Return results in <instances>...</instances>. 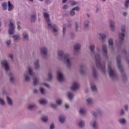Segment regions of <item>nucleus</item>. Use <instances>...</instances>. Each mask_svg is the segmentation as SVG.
<instances>
[{"label": "nucleus", "instance_id": "aec40b11", "mask_svg": "<svg viewBox=\"0 0 129 129\" xmlns=\"http://www.w3.org/2000/svg\"><path fill=\"white\" fill-rule=\"evenodd\" d=\"M43 17L44 18V19L45 20L46 22L47 23V25L49 23H51L50 22V17L49 16V14L48 13H44L43 14Z\"/></svg>", "mask_w": 129, "mask_h": 129}, {"label": "nucleus", "instance_id": "58836bf2", "mask_svg": "<svg viewBox=\"0 0 129 129\" xmlns=\"http://www.w3.org/2000/svg\"><path fill=\"white\" fill-rule=\"evenodd\" d=\"M39 91L42 95H45L46 94V91H45V89L43 87L39 88Z\"/></svg>", "mask_w": 129, "mask_h": 129}, {"label": "nucleus", "instance_id": "c85d7f7f", "mask_svg": "<svg viewBox=\"0 0 129 129\" xmlns=\"http://www.w3.org/2000/svg\"><path fill=\"white\" fill-rule=\"evenodd\" d=\"M68 97L70 100H72L74 98V93H72V92H68Z\"/></svg>", "mask_w": 129, "mask_h": 129}, {"label": "nucleus", "instance_id": "5701e85b", "mask_svg": "<svg viewBox=\"0 0 129 129\" xmlns=\"http://www.w3.org/2000/svg\"><path fill=\"white\" fill-rule=\"evenodd\" d=\"M89 29V21L86 20L84 23V29L88 30Z\"/></svg>", "mask_w": 129, "mask_h": 129}, {"label": "nucleus", "instance_id": "f8f14e48", "mask_svg": "<svg viewBox=\"0 0 129 129\" xmlns=\"http://www.w3.org/2000/svg\"><path fill=\"white\" fill-rule=\"evenodd\" d=\"M101 113L102 111L100 109H97L96 111L93 110L91 111L92 115H93V116H94V117H95V118H96V117H97L98 115H100V114H101Z\"/></svg>", "mask_w": 129, "mask_h": 129}, {"label": "nucleus", "instance_id": "4d7b16f0", "mask_svg": "<svg viewBox=\"0 0 129 129\" xmlns=\"http://www.w3.org/2000/svg\"><path fill=\"white\" fill-rule=\"evenodd\" d=\"M72 10H73L74 11H77V12H78V11H79L80 9H79V7H76L73 8Z\"/></svg>", "mask_w": 129, "mask_h": 129}, {"label": "nucleus", "instance_id": "b1692460", "mask_svg": "<svg viewBox=\"0 0 129 129\" xmlns=\"http://www.w3.org/2000/svg\"><path fill=\"white\" fill-rule=\"evenodd\" d=\"M34 108H36V103L30 104L27 106V109L28 110H33Z\"/></svg>", "mask_w": 129, "mask_h": 129}, {"label": "nucleus", "instance_id": "f03ea898", "mask_svg": "<svg viewBox=\"0 0 129 129\" xmlns=\"http://www.w3.org/2000/svg\"><path fill=\"white\" fill-rule=\"evenodd\" d=\"M89 49L91 51V55L92 57H94L96 60V64L98 68L103 72L105 73V65L101 63L100 62V55L98 53H95L94 49H95V45L92 44L90 45Z\"/></svg>", "mask_w": 129, "mask_h": 129}, {"label": "nucleus", "instance_id": "6e6552de", "mask_svg": "<svg viewBox=\"0 0 129 129\" xmlns=\"http://www.w3.org/2000/svg\"><path fill=\"white\" fill-rule=\"evenodd\" d=\"M40 52L41 57L43 59H47L48 57V48L43 46L40 48Z\"/></svg>", "mask_w": 129, "mask_h": 129}, {"label": "nucleus", "instance_id": "7ed1b4c3", "mask_svg": "<svg viewBox=\"0 0 129 129\" xmlns=\"http://www.w3.org/2000/svg\"><path fill=\"white\" fill-rule=\"evenodd\" d=\"M108 69L109 71V76L110 78H111V79H112V80H117V75H116V73H115V71L112 69V67H111V61L108 62Z\"/></svg>", "mask_w": 129, "mask_h": 129}, {"label": "nucleus", "instance_id": "c9c22d12", "mask_svg": "<svg viewBox=\"0 0 129 129\" xmlns=\"http://www.w3.org/2000/svg\"><path fill=\"white\" fill-rule=\"evenodd\" d=\"M99 36L101 38L102 41H104L106 38V35L105 33H99Z\"/></svg>", "mask_w": 129, "mask_h": 129}, {"label": "nucleus", "instance_id": "0e129e2a", "mask_svg": "<svg viewBox=\"0 0 129 129\" xmlns=\"http://www.w3.org/2000/svg\"><path fill=\"white\" fill-rule=\"evenodd\" d=\"M3 95H6L7 94V91L6 90H4L2 92Z\"/></svg>", "mask_w": 129, "mask_h": 129}, {"label": "nucleus", "instance_id": "6ab92c4d", "mask_svg": "<svg viewBox=\"0 0 129 129\" xmlns=\"http://www.w3.org/2000/svg\"><path fill=\"white\" fill-rule=\"evenodd\" d=\"M13 41L15 42H19L21 40V34H17L13 36Z\"/></svg>", "mask_w": 129, "mask_h": 129}, {"label": "nucleus", "instance_id": "79ce46f5", "mask_svg": "<svg viewBox=\"0 0 129 129\" xmlns=\"http://www.w3.org/2000/svg\"><path fill=\"white\" fill-rule=\"evenodd\" d=\"M79 112L81 114H84L86 112V110L83 108H80Z\"/></svg>", "mask_w": 129, "mask_h": 129}, {"label": "nucleus", "instance_id": "423d86ee", "mask_svg": "<svg viewBox=\"0 0 129 129\" xmlns=\"http://www.w3.org/2000/svg\"><path fill=\"white\" fill-rule=\"evenodd\" d=\"M48 29H52V32L54 36H58L59 32V28L55 24H52L51 23H49L47 25Z\"/></svg>", "mask_w": 129, "mask_h": 129}, {"label": "nucleus", "instance_id": "f3484780", "mask_svg": "<svg viewBox=\"0 0 129 129\" xmlns=\"http://www.w3.org/2000/svg\"><path fill=\"white\" fill-rule=\"evenodd\" d=\"M110 29L112 32L115 31V22L113 20H110L109 21Z\"/></svg>", "mask_w": 129, "mask_h": 129}, {"label": "nucleus", "instance_id": "37998d69", "mask_svg": "<svg viewBox=\"0 0 129 129\" xmlns=\"http://www.w3.org/2000/svg\"><path fill=\"white\" fill-rule=\"evenodd\" d=\"M75 15H76L75 11H73V9H72L70 12V16H71V17H74Z\"/></svg>", "mask_w": 129, "mask_h": 129}, {"label": "nucleus", "instance_id": "ea45409f", "mask_svg": "<svg viewBox=\"0 0 129 129\" xmlns=\"http://www.w3.org/2000/svg\"><path fill=\"white\" fill-rule=\"evenodd\" d=\"M2 7L3 8V10H4V11H6L8 8L7 2H4L2 3Z\"/></svg>", "mask_w": 129, "mask_h": 129}, {"label": "nucleus", "instance_id": "ddd939ff", "mask_svg": "<svg viewBox=\"0 0 129 129\" xmlns=\"http://www.w3.org/2000/svg\"><path fill=\"white\" fill-rule=\"evenodd\" d=\"M57 80L59 82L64 81V75L60 71L57 72Z\"/></svg>", "mask_w": 129, "mask_h": 129}, {"label": "nucleus", "instance_id": "69168bd1", "mask_svg": "<svg viewBox=\"0 0 129 129\" xmlns=\"http://www.w3.org/2000/svg\"><path fill=\"white\" fill-rule=\"evenodd\" d=\"M123 16L124 17H126V16H127V13L126 12H123Z\"/></svg>", "mask_w": 129, "mask_h": 129}, {"label": "nucleus", "instance_id": "9d476101", "mask_svg": "<svg viewBox=\"0 0 129 129\" xmlns=\"http://www.w3.org/2000/svg\"><path fill=\"white\" fill-rule=\"evenodd\" d=\"M126 27L125 25H122L121 27V32L119 33V38L120 39V41H123L124 40V37H125V29Z\"/></svg>", "mask_w": 129, "mask_h": 129}, {"label": "nucleus", "instance_id": "cd10ccee", "mask_svg": "<svg viewBox=\"0 0 129 129\" xmlns=\"http://www.w3.org/2000/svg\"><path fill=\"white\" fill-rule=\"evenodd\" d=\"M91 89L93 92H97V87L94 84H91Z\"/></svg>", "mask_w": 129, "mask_h": 129}, {"label": "nucleus", "instance_id": "393cba45", "mask_svg": "<svg viewBox=\"0 0 129 129\" xmlns=\"http://www.w3.org/2000/svg\"><path fill=\"white\" fill-rule=\"evenodd\" d=\"M92 75L94 78H97V72H96V69L94 67L92 68Z\"/></svg>", "mask_w": 129, "mask_h": 129}, {"label": "nucleus", "instance_id": "a19ab883", "mask_svg": "<svg viewBox=\"0 0 129 129\" xmlns=\"http://www.w3.org/2000/svg\"><path fill=\"white\" fill-rule=\"evenodd\" d=\"M52 73H51V72L48 73V78H47L46 81H51V80H52Z\"/></svg>", "mask_w": 129, "mask_h": 129}, {"label": "nucleus", "instance_id": "8fccbe9b", "mask_svg": "<svg viewBox=\"0 0 129 129\" xmlns=\"http://www.w3.org/2000/svg\"><path fill=\"white\" fill-rule=\"evenodd\" d=\"M17 26H18L17 29H18V30H19V31H20V30H21V22L18 21V22H17Z\"/></svg>", "mask_w": 129, "mask_h": 129}, {"label": "nucleus", "instance_id": "a878e982", "mask_svg": "<svg viewBox=\"0 0 129 129\" xmlns=\"http://www.w3.org/2000/svg\"><path fill=\"white\" fill-rule=\"evenodd\" d=\"M88 105H92L93 103V99L91 97L87 98L86 100Z\"/></svg>", "mask_w": 129, "mask_h": 129}, {"label": "nucleus", "instance_id": "2f4dec72", "mask_svg": "<svg viewBox=\"0 0 129 129\" xmlns=\"http://www.w3.org/2000/svg\"><path fill=\"white\" fill-rule=\"evenodd\" d=\"M39 103H40V104H42L44 105L48 103V101H47V100L45 99H41L39 100Z\"/></svg>", "mask_w": 129, "mask_h": 129}, {"label": "nucleus", "instance_id": "13d9d810", "mask_svg": "<svg viewBox=\"0 0 129 129\" xmlns=\"http://www.w3.org/2000/svg\"><path fill=\"white\" fill-rule=\"evenodd\" d=\"M42 85L44 86H45V87H47V88H50V86L47 83H43Z\"/></svg>", "mask_w": 129, "mask_h": 129}, {"label": "nucleus", "instance_id": "473e14b6", "mask_svg": "<svg viewBox=\"0 0 129 129\" xmlns=\"http://www.w3.org/2000/svg\"><path fill=\"white\" fill-rule=\"evenodd\" d=\"M37 18H36V14H32L30 16V21L31 22H36Z\"/></svg>", "mask_w": 129, "mask_h": 129}, {"label": "nucleus", "instance_id": "09e8293b", "mask_svg": "<svg viewBox=\"0 0 129 129\" xmlns=\"http://www.w3.org/2000/svg\"><path fill=\"white\" fill-rule=\"evenodd\" d=\"M75 27L76 31H78V29H79V24L77 22H75Z\"/></svg>", "mask_w": 129, "mask_h": 129}, {"label": "nucleus", "instance_id": "72a5a7b5", "mask_svg": "<svg viewBox=\"0 0 129 129\" xmlns=\"http://www.w3.org/2000/svg\"><path fill=\"white\" fill-rule=\"evenodd\" d=\"M0 105L1 106H6V101L4 98L0 97Z\"/></svg>", "mask_w": 129, "mask_h": 129}, {"label": "nucleus", "instance_id": "774afa93", "mask_svg": "<svg viewBox=\"0 0 129 129\" xmlns=\"http://www.w3.org/2000/svg\"><path fill=\"white\" fill-rule=\"evenodd\" d=\"M67 8H68V6L67 5H64V6H63V10H66V9H67Z\"/></svg>", "mask_w": 129, "mask_h": 129}, {"label": "nucleus", "instance_id": "7c9ffc66", "mask_svg": "<svg viewBox=\"0 0 129 129\" xmlns=\"http://www.w3.org/2000/svg\"><path fill=\"white\" fill-rule=\"evenodd\" d=\"M15 8V6L13 5L11 3V2L9 1L8 2V11L9 12H11V11H13Z\"/></svg>", "mask_w": 129, "mask_h": 129}, {"label": "nucleus", "instance_id": "f704fd0d", "mask_svg": "<svg viewBox=\"0 0 129 129\" xmlns=\"http://www.w3.org/2000/svg\"><path fill=\"white\" fill-rule=\"evenodd\" d=\"M85 66V65L84 64H81L80 66V70H79V72L80 73H81V74H83V75H84L85 74V72H84V71H83V68Z\"/></svg>", "mask_w": 129, "mask_h": 129}, {"label": "nucleus", "instance_id": "0eeeda50", "mask_svg": "<svg viewBox=\"0 0 129 129\" xmlns=\"http://www.w3.org/2000/svg\"><path fill=\"white\" fill-rule=\"evenodd\" d=\"M9 29L8 30V33L9 35H14L15 32L16 27L14 25L15 22H14V20L10 19L9 21Z\"/></svg>", "mask_w": 129, "mask_h": 129}, {"label": "nucleus", "instance_id": "3c124183", "mask_svg": "<svg viewBox=\"0 0 129 129\" xmlns=\"http://www.w3.org/2000/svg\"><path fill=\"white\" fill-rule=\"evenodd\" d=\"M6 43L7 46H10V45L12 44V40L11 39H9L8 40L6 41Z\"/></svg>", "mask_w": 129, "mask_h": 129}, {"label": "nucleus", "instance_id": "4468645a", "mask_svg": "<svg viewBox=\"0 0 129 129\" xmlns=\"http://www.w3.org/2000/svg\"><path fill=\"white\" fill-rule=\"evenodd\" d=\"M90 125L93 128L97 129L98 128V122L96 120H93L91 121Z\"/></svg>", "mask_w": 129, "mask_h": 129}, {"label": "nucleus", "instance_id": "e2e57ef3", "mask_svg": "<svg viewBox=\"0 0 129 129\" xmlns=\"http://www.w3.org/2000/svg\"><path fill=\"white\" fill-rule=\"evenodd\" d=\"M71 6H75L76 5V2L73 1L71 3Z\"/></svg>", "mask_w": 129, "mask_h": 129}, {"label": "nucleus", "instance_id": "1a4fd4ad", "mask_svg": "<svg viewBox=\"0 0 129 129\" xmlns=\"http://www.w3.org/2000/svg\"><path fill=\"white\" fill-rule=\"evenodd\" d=\"M1 65L2 67H4L5 71L7 73L10 72V64H9V61L7 59H3L1 61Z\"/></svg>", "mask_w": 129, "mask_h": 129}, {"label": "nucleus", "instance_id": "c03bdc74", "mask_svg": "<svg viewBox=\"0 0 129 129\" xmlns=\"http://www.w3.org/2000/svg\"><path fill=\"white\" fill-rule=\"evenodd\" d=\"M66 26V24H63V28H62V33H63V36H65V34H66V27H65Z\"/></svg>", "mask_w": 129, "mask_h": 129}, {"label": "nucleus", "instance_id": "39448f33", "mask_svg": "<svg viewBox=\"0 0 129 129\" xmlns=\"http://www.w3.org/2000/svg\"><path fill=\"white\" fill-rule=\"evenodd\" d=\"M116 61H117V64L118 67V70L120 71L121 74H122V78L123 80L124 79H126V76H125V74L124 73H123V68H122V66L121 65V63H120V56H117L116 57Z\"/></svg>", "mask_w": 129, "mask_h": 129}, {"label": "nucleus", "instance_id": "603ef678", "mask_svg": "<svg viewBox=\"0 0 129 129\" xmlns=\"http://www.w3.org/2000/svg\"><path fill=\"white\" fill-rule=\"evenodd\" d=\"M56 104L58 105H60V104H62V100L58 99L56 101Z\"/></svg>", "mask_w": 129, "mask_h": 129}, {"label": "nucleus", "instance_id": "e433bc0d", "mask_svg": "<svg viewBox=\"0 0 129 129\" xmlns=\"http://www.w3.org/2000/svg\"><path fill=\"white\" fill-rule=\"evenodd\" d=\"M65 116L60 115L59 116V120L61 123H64L65 122Z\"/></svg>", "mask_w": 129, "mask_h": 129}, {"label": "nucleus", "instance_id": "2eb2a0df", "mask_svg": "<svg viewBox=\"0 0 129 129\" xmlns=\"http://www.w3.org/2000/svg\"><path fill=\"white\" fill-rule=\"evenodd\" d=\"M102 50L104 57H107V45L106 44H103L102 45Z\"/></svg>", "mask_w": 129, "mask_h": 129}, {"label": "nucleus", "instance_id": "a211bd4d", "mask_svg": "<svg viewBox=\"0 0 129 129\" xmlns=\"http://www.w3.org/2000/svg\"><path fill=\"white\" fill-rule=\"evenodd\" d=\"M78 88H79V84L76 82L73 83L72 87H71V90H73V91H76Z\"/></svg>", "mask_w": 129, "mask_h": 129}, {"label": "nucleus", "instance_id": "338daca9", "mask_svg": "<svg viewBox=\"0 0 129 129\" xmlns=\"http://www.w3.org/2000/svg\"><path fill=\"white\" fill-rule=\"evenodd\" d=\"M54 124H51L50 125V129H53V128H54Z\"/></svg>", "mask_w": 129, "mask_h": 129}, {"label": "nucleus", "instance_id": "20e7f679", "mask_svg": "<svg viewBox=\"0 0 129 129\" xmlns=\"http://www.w3.org/2000/svg\"><path fill=\"white\" fill-rule=\"evenodd\" d=\"M35 75V73L33 72V68L32 67H28V71H25L24 73V79L25 81L27 82H29L31 80L30 76H33Z\"/></svg>", "mask_w": 129, "mask_h": 129}, {"label": "nucleus", "instance_id": "9b49d317", "mask_svg": "<svg viewBox=\"0 0 129 129\" xmlns=\"http://www.w3.org/2000/svg\"><path fill=\"white\" fill-rule=\"evenodd\" d=\"M81 49V44L79 43H75L74 45V54L78 55V52Z\"/></svg>", "mask_w": 129, "mask_h": 129}, {"label": "nucleus", "instance_id": "a18cd8bd", "mask_svg": "<svg viewBox=\"0 0 129 129\" xmlns=\"http://www.w3.org/2000/svg\"><path fill=\"white\" fill-rule=\"evenodd\" d=\"M38 82H39V79H38L37 78H35L33 79L34 85H37Z\"/></svg>", "mask_w": 129, "mask_h": 129}, {"label": "nucleus", "instance_id": "864d4df0", "mask_svg": "<svg viewBox=\"0 0 129 129\" xmlns=\"http://www.w3.org/2000/svg\"><path fill=\"white\" fill-rule=\"evenodd\" d=\"M49 105L50 107H52V108H56L57 107V105L55 104L50 103Z\"/></svg>", "mask_w": 129, "mask_h": 129}, {"label": "nucleus", "instance_id": "4be33fe9", "mask_svg": "<svg viewBox=\"0 0 129 129\" xmlns=\"http://www.w3.org/2000/svg\"><path fill=\"white\" fill-rule=\"evenodd\" d=\"M6 99L8 105H10V106H13V100L12 99V98L9 97V96H7Z\"/></svg>", "mask_w": 129, "mask_h": 129}, {"label": "nucleus", "instance_id": "bb28decb", "mask_svg": "<svg viewBox=\"0 0 129 129\" xmlns=\"http://www.w3.org/2000/svg\"><path fill=\"white\" fill-rule=\"evenodd\" d=\"M7 73L10 77V81H11V82H14L15 80V79H14V77H13L14 76V75L11 72H8Z\"/></svg>", "mask_w": 129, "mask_h": 129}, {"label": "nucleus", "instance_id": "de8ad7c7", "mask_svg": "<svg viewBox=\"0 0 129 129\" xmlns=\"http://www.w3.org/2000/svg\"><path fill=\"white\" fill-rule=\"evenodd\" d=\"M41 119L44 122H46L48 120V117L47 116H42Z\"/></svg>", "mask_w": 129, "mask_h": 129}, {"label": "nucleus", "instance_id": "052dcab7", "mask_svg": "<svg viewBox=\"0 0 129 129\" xmlns=\"http://www.w3.org/2000/svg\"><path fill=\"white\" fill-rule=\"evenodd\" d=\"M124 109H125V110H126V111H127V110H128V106H127V105H125L124 106Z\"/></svg>", "mask_w": 129, "mask_h": 129}, {"label": "nucleus", "instance_id": "6e6d98bb", "mask_svg": "<svg viewBox=\"0 0 129 129\" xmlns=\"http://www.w3.org/2000/svg\"><path fill=\"white\" fill-rule=\"evenodd\" d=\"M128 6H129V0H127L125 2V8H128Z\"/></svg>", "mask_w": 129, "mask_h": 129}, {"label": "nucleus", "instance_id": "dca6fc26", "mask_svg": "<svg viewBox=\"0 0 129 129\" xmlns=\"http://www.w3.org/2000/svg\"><path fill=\"white\" fill-rule=\"evenodd\" d=\"M33 65L34 66L35 70H40V60L39 59H36L34 61Z\"/></svg>", "mask_w": 129, "mask_h": 129}, {"label": "nucleus", "instance_id": "bf43d9fd", "mask_svg": "<svg viewBox=\"0 0 129 129\" xmlns=\"http://www.w3.org/2000/svg\"><path fill=\"white\" fill-rule=\"evenodd\" d=\"M120 114L121 115H123L124 114V110H123V109L120 110Z\"/></svg>", "mask_w": 129, "mask_h": 129}, {"label": "nucleus", "instance_id": "49530a36", "mask_svg": "<svg viewBox=\"0 0 129 129\" xmlns=\"http://www.w3.org/2000/svg\"><path fill=\"white\" fill-rule=\"evenodd\" d=\"M119 121L120 123H122V124H124V123H125V119L120 118L119 119Z\"/></svg>", "mask_w": 129, "mask_h": 129}, {"label": "nucleus", "instance_id": "c756f323", "mask_svg": "<svg viewBox=\"0 0 129 129\" xmlns=\"http://www.w3.org/2000/svg\"><path fill=\"white\" fill-rule=\"evenodd\" d=\"M85 125V121L82 120H80L78 122V126L79 127L82 128L84 127V126Z\"/></svg>", "mask_w": 129, "mask_h": 129}, {"label": "nucleus", "instance_id": "5fc2aeb1", "mask_svg": "<svg viewBox=\"0 0 129 129\" xmlns=\"http://www.w3.org/2000/svg\"><path fill=\"white\" fill-rule=\"evenodd\" d=\"M8 57L11 59L12 61H13V60H14V55H13V54L10 53L8 55Z\"/></svg>", "mask_w": 129, "mask_h": 129}, {"label": "nucleus", "instance_id": "f257e3e1", "mask_svg": "<svg viewBox=\"0 0 129 129\" xmlns=\"http://www.w3.org/2000/svg\"><path fill=\"white\" fill-rule=\"evenodd\" d=\"M63 55H64V51L62 50H58L57 51V59L63 61V62L65 63L67 68L71 69L73 66V61H72V58L70 56V54L66 53L64 55L63 58Z\"/></svg>", "mask_w": 129, "mask_h": 129}, {"label": "nucleus", "instance_id": "680f3d73", "mask_svg": "<svg viewBox=\"0 0 129 129\" xmlns=\"http://www.w3.org/2000/svg\"><path fill=\"white\" fill-rule=\"evenodd\" d=\"M33 93L35 94H37V93H38V90L37 89H34L33 90Z\"/></svg>", "mask_w": 129, "mask_h": 129}, {"label": "nucleus", "instance_id": "412c9836", "mask_svg": "<svg viewBox=\"0 0 129 129\" xmlns=\"http://www.w3.org/2000/svg\"><path fill=\"white\" fill-rule=\"evenodd\" d=\"M22 37L25 41H28L29 40V33L26 31L23 32Z\"/></svg>", "mask_w": 129, "mask_h": 129}, {"label": "nucleus", "instance_id": "4c0bfd02", "mask_svg": "<svg viewBox=\"0 0 129 129\" xmlns=\"http://www.w3.org/2000/svg\"><path fill=\"white\" fill-rule=\"evenodd\" d=\"M108 42L110 47H113V40L112 38L109 39Z\"/></svg>", "mask_w": 129, "mask_h": 129}]
</instances>
